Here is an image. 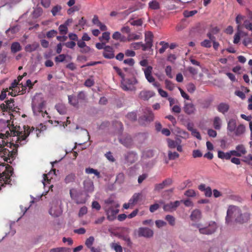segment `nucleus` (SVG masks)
Here are the masks:
<instances>
[{"label": "nucleus", "mask_w": 252, "mask_h": 252, "mask_svg": "<svg viewBox=\"0 0 252 252\" xmlns=\"http://www.w3.org/2000/svg\"><path fill=\"white\" fill-rule=\"evenodd\" d=\"M8 130L6 132L9 133L8 138H7L8 142V145L10 149L12 150L10 151L7 149H3L2 153L4 156V160L10 163L15 158L17 155V148L19 147L18 143L20 141L25 140L28 136L31 131L34 129V127H23V130L22 129L21 131L17 129V128L20 127H7Z\"/></svg>", "instance_id": "1"}, {"label": "nucleus", "mask_w": 252, "mask_h": 252, "mask_svg": "<svg viewBox=\"0 0 252 252\" xmlns=\"http://www.w3.org/2000/svg\"><path fill=\"white\" fill-rule=\"evenodd\" d=\"M104 210L107 215V218L109 220H113L119 213V205L111 198L105 200Z\"/></svg>", "instance_id": "2"}, {"label": "nucleus", "mask_w": 252, "mask_h": 252, "mask_svg": "<svg viewBox=\"0 0 252 252\" xmlns=\"http://www.w3.org/2000/svg\"><path fill=\"white\" fill-rule=\"evenodd\" d=\"M241 210L239 207L235 206H229L227 211V215L225 218L226 222L229 223L232 219H234L235 221L242 220L239 218V216L241 215Z\"/></svg>", "instance_id": "3"}, {"label": "nucleus", "mask_w": 252, "mask_h": 252, "mask_svg": "<svg viewBox=\"0 0 252 252\" xmlns=\"http://www.w3.org/2000/svg\"><path fill=\"white\" fill-rule=\"evenodd\" d=\"M137 83V81L135 78H125L124 77L121 80V88L125 91H134L135 88L133 85Z\"/></svg>", "instance_id": "4"}, {"label": "nucleus", "mask_w": 252, "mask_h": 252, "mask_svg": "<svg viewBox=\"0 0 252 252\" xmlns=\"http://www.w3.org/2000/svg\"><path fill=\"white\" fill-rule=\"evenodd\" d=\"M153 67L151 66H148L144 70V74L147 81L149 83H152L153 85L156 88L160 87V85L158 82L155 81V78L152 75Z\"/></svg>", "instance_id": "5"}, {"label": "nucleus", "mask_w": 252, "mask_h": 252, "mask_svg": "<svg viewBox=\"0 0 252 252\" xmlns=\"http://www.w3.org/2000/svg\"><path fill=\"white\" fill-rule=\"evenodd\" d=\"M9 134V133L6 131L5 133L0 132V156L4 158L5 155H4L2 151L3 149H5L4 148L5 146L9 147L7 139Z\"/></svg>", "instance_id": "6"}, {"label": "nucleus", "mask_w": 252, "mask_h": 252, "mask_svg": "<svg viewBox=\"0 0 252 252\" xmlns=\"http://www.w3.org/2000/svg\"><path fill=\"white\" fill-rule=\"evenodd\" d=\"M217 227V223L214 221H211L207 227L199 228V231L201 234L210 235L214 233Z\"/></svg>", "instance_id": "7"}, {"label": "nucleus", "mask_w": 252, "mask_h": 252, "mask_svg": "<svg viewBox=\"0 0 252 252\" xmlns=\"http://www.w3.org/2000/svg\"><path fill=\"white\" fill-rule=\"evenodd\" d=\"M154 35L151 32L148 31L145 33V44L144 45L146 48V50L149 49L153 46Z\"/></svg>", "instance_id": "8"}, {"label": "nucleus", "mask_w": 252, "mask_h": 252, "mask_svg": "<svg viewBox=\"0 0 252 252\" xmlns=\"http://www.w3.org/2000/svg\"><path fill=\"white\" fill-rule=\"evenodd\" d=\"M137 232L139 237L150 238L152 237L154 234L153 231L147 227H140Z\"/></svg>", "instance_id": "9"}, {"label": "nucleus", "mask_w": 252, "mask_h": 252, "mask_svg": "<svg viewBox=\"0 0 252 252\" xmlns=\"http://www.w3.org/2000/svg\"><path fill=\"white\" fill-rule=\"evenodd\" d=\"M183 110L186 114L191 115L194 114L196 109L195 106L192 102L185 101Z\"/></svg>", "instance_id": "10"}, {"label": "nucleus", "mask_w": 252, "mask_h": 252, "mask_svg": "<svg viewBox=\"0 0 252 252\" xmlns=\"http://www.w3.org/2000/svg\"><path fill=\"white\" fill-rule=\"evenodd\" d=\"M102 55L105 59H113L115 57L114 48L110 46H106L102 53Z\"/></svg>", "instance_id": "11"}, {"label": "nucleus", "mask_w": 252, "mask_h": 252, "mask_svg": "<svg viewBox=\"0 0 252 252\" xmlns=\"http://www.w3.org/2000/svg\"><path fill=\"white\" fill-rule=\"evenodd\" d=\"M119 140L122 144L127 148L131 147L132 144V140L129 135L120 136Z\"/></svg>", "instance_id": "12"}, {"label": "nucleus", "mask_w": 252, "mask_h": 252, "mask_svg": "<svg viewBox=\"0 0 252 252\" xmlns=\"http://www.w3.org/2000/svg\"><path fill=\"white\" fill-rule=\"evenodd\" d=\"M180 202L179 201H175V202H170L169 203L164 205L163 209L166 212H172L175 210L176 208L180 205Z\"/></svg>", "instance_id": "13"}, {"label": "nucleus", "mask_w": 252, "mask_h": 252, "mask_svg": "<svg viewBox=\"0 0 252 252\" xmlns=\"http://www.w3.org/2000/svg\"><path fill=\"white\" fill-rule=\"evenodd\" d=\"M173 183V181L171 178H167L162 183L158 184L155 185V189L159 190L164 189V188L170 186Z\"/></svg>", "instance_id": "14"}, {"label": "nucleus", "mask_w": 252, "mask_h": 252, "mask_svg": "<svg viewBox=\"0 0 252 252\" xmlns=\"http://www.w3.org/2000/svg\"><path fill=\"white\" fill-rule=\"evenodd\" d=\"M155 95V93L152 91L143 90L140 92L139 97L144 100H148Z\"/></svg>", "instance_id": "15"}, {"label": "nucleus", "mask_w": 252, "mask_h": 252, "mask_svg": "<svg viewBox=\"0 0 252 252\" xmlns=\"http://www.w3.org/2000/svg\"><path fill=\"white\" fill-rule=\"evenodd\" d=\"M198 189L201 191L204 192V194L206 197H211L212 195V191L210 187H206V185L203 184H200L198 186Z\"/></svg>", "instance_id": "16"}, {"label": "nucleus", "mask_w": 252, "mask_h": 252, "mask_svg": "<svg viewBox=\"0 0 252 252\" xmlns=\"http://www.w3.org/2000/svg\"><path fill=\"white\" fill-rule=\"evenodd\" d=\"M84 189L88 192H91L94 190V187L93 181L87 180L84 182Z\"/></svg>", "instance_id": "17"}, {"label": "nucleus", "mask_w": 252, "mask_h": 252, "mask_svg": "<svg viewBox=\"0 0 252 252\" xmlns=\"http://www.w3.org/2000/svg\"><path fill=\"white\" fill-rule=\"evenodd\" d=\"M10 177L9 175H0V189L1 187L4 186L5 185L10 184L11 182Z\"/></svg>", "instance_id": "18"}, {"label": "nucleus", "mask_w": 252, "mask_h": 252, "mask_svg": "<svg viewBox=\"0 0 252 252\" xmlns=\"http://www.w3.org/2000/svg\"><path fill=\"white\" fill-rule=\"evenodd\" d=\"M125 159L128 163H133L137 159L136 155L134 152H129L125 156Z\"/></svg>", "instance_id": "19"}, {"label": "nucleus", "mask_w": 252, "mask_h": 252, "mask_svg": "<svg viewBox=\"0 0 252 252\" xmlns=\"http://www.w3.org/2000/svg\"><path fill=\"white\" fill-rule=\"evenodd\" d=\"M62 212L61 209L58 206H52L49 210L50 214L54 217L60 216L62 214Z\"/></svg>", "instance_id": "20"}, {"label": "nucleus", "mask_w": 252, "mask_h": 252, "mask_svg": "<svg viewBox=\"0 0 252 252\" xmlns=\"http://www.w3.org/2000/svg\"><path fill=\"white\" fill-rule=\"evenodd\" d=\"M229 108V106L226 103H220L217 107V110L220 113L224 114L227 112Z\"/></svg>", "instance_id": "21"}, {"label": "nucleus", "mask_w": 252, "mask_h": 252, "mask_svg": "<svg viewBox=\"0 0 252 252\" xmlns=\"http://www.w3.org/2000/svg\"><path fill=\"white\" fill-rule=\"evenodd\" d=\"M190 217L191 220L193 221L198 220L201 217V212L198 209L194 210L192 212Z\"/></svg>", "instance_id": "22"}, {"label": "nucleus", "mask_w": 252, "mask_h": 252, "mask_svg": "<svg viewBox=\"0 0 252 252\" xmlns=\"http://www.w3.org/2000/svg\"><path fill=\"white\" fill-rule=\"evenodd\" d=\"M62 9V6L61 5L57 4L52 7L51 12L53 16H56L58 15H61Z\"/></svg>", "instance_id": "23"}, {"label": "nucleus", "mask_w": 252, "mask_h": 252, "mask_svg": "<svg viewBox=\"0 0 252 252\" xmlns=\"http://www.w3.org/2000/svg\"><path fill=\"white\" fill-rule=\"evenodd\" d=\"M130 47L134 50H138L141 48L143 51H145L147 50L146 48L142 42L132 43L130 44Z\"/></svg>", "instance_id": "24"}, {"label": "nucleus", "mask_w": 252, "mask_h": 252, "mask_svg": "<svg viewBox=\"0 0 252 252\" xmlns=\"http://www.w3.org/2000/svg\"><path fill=\"white\" fill-rule=\"evenodd\" d=\"M229 130L235 131L236 135H240L245 131V127H228Z\"/></svg>", "instance_id": "25"}, {"label": "nucleus", "mask_w": 252, "mask_h": 252, "mask_svg": "<svg viewBox=\"0 0 252 252\" xmlns=\"http://www.w3.org/2000/svg\"><path fill=\"white\" fill-rule=\"evenodd\" d=\"M22 50V47L18 42H13L11 45V52L16 53Z\"/></svg>", "instance_id": "26"}, {"label": "nucleus", "mask_w": 252, "mask_h": 252, "mask_svg": "<svg viewBox=\"0 0 252 252\" xmlns=\"http://www.w3.org/2000/svg\"><path fill=\"white\" fill-rule=\"evenodd\" d=\"M142 197V194L141 193H134L132 197L129 199L130 203L134 205L137 203L139 199Z\"/></svg>", "instance_id": "27"}, {"label": "nucleus", "mask_w": 252, "mask_h": 252, "mask_svg": "<svg viewBox=\"0 0 252 252\" xmlns=\"http://www.w3.org/2000/svg\"><path fill=\"white\" fill-rule=\"evenodd\" d=\"M55 108L57 111L60 114H64L66 112L67 109L64 104L63 103H58L55 106Z\"/></svg>", "instance_id": "28"}, {"label": "nucleus", "mask_w": 252, "mask_h": 252, "mask_svg": "<svg viewBox=\"0 0 252 252\" xmlns=\"http://www.w3.org/2000/svg\"><path fill=\"white\" fill-rule=\"evenodd\" d=\"M218 157L220 159L228 160L231 158V154H229V152L224 153L222 151H219Z\"/></svg>", "instance_id": "29"}, {"label": "nucleus", "mask_w": 252, "mask_h": 252, "mask_svg": "<svg viewBox=\"0 0 252 252\" xmlns=\"http://www.w3.org/2000/svg\"><path fill=\"white\" fill-rule=\"evenodd\" d=\"M180 140H181L179 138L177 139L176 140H173L169 138H167V142L168 147L170 149L175 148L178 142H180Z\"/></svg>", "instance_id": "30"}, {"label": "nucleus", "mask_w": 252, "mask_h": 252, "mask_svg": "<svg viewBox=\"0 0 252 252\" xmlns=\"http://www.w3.org/2000/svg\"><path fill=\"white\" fill-rule=\"evenodd\" d=\"M149 7L152 10H158L160 8V4L157 0H152L149 3Z\"/></svg>", "instance_id": "31"}, {"label": "nucleus", "mask_w": 252, "mask_h": 252, "mask_svg": "<svg viewBox=\"0 0 252 252\" xmlns=\"http://www.w3.org/2000/svg\"><path fill=\"white\" fill-rule=\"evenodd\" d=\"M39 47V45L37 43H33L32 44H28L25 47V50L27 52H32L36 50Z\"/></svg>", "instance_id": "32"}, {"label": "nucleus", "mask_w": 252, "mask_h": 252, "mask_svg": "<svg viewBox=\"0 0 252 252\" xmlns=\"http://www.w3.org/2000/svg\"><path fill=\"white\" fill-rule=\"evenodd\" d=\"M239 218L240 220H242L241 221H236V222H239V223H244L245 222H247L250 219V214L248 213H245L244 214L241 213V215L239 216Z\"/></svg>", "instance_id": "33"}, {"label": "nucleus", "mask_w": 252, "mask_h": 252, "mask_svg": "<svg viewBox=\"0 0 252 252\" xmlns=\"http://www.w3.org/2000/svg\"><path fill=\"white\" fill-rule=\"evenodd\" d=\"M5 102L7 104L8 111L13 112L15 111V108L14 107V100L13 98H10L9 100H6Z\"/></svg>", "instance_id": "34"}, {"label": "nucleus", "mask_w": 252, "mask_h": 252, "mask_svg": "<svg viewBox=\"0 0 252 252\" xmlns=\"http://www.w3.org/2000/svg\"><path fill=\"white\" fill-rule=\"evenodd\" d=\"M125 179V176L123 173H119L117 176L116 178L115 183L122 184H123Z\"/></svg>", "instance_id": "35"}, {"label": "nucleus", "mask_w": 252, "mask_h": 252, "mask_svg": "<svg viewBox=\"0 0 252 252\" xmlns=\"http://www.w3.org/2000/svg\"><path fill=\"white\" fill-rule=\"evenodd\" d=\"M85 172L87 174H94L98 178L100 177V173L96 169L89 167L85 169Z\"/></svg>", "instance_id": "36"}, {"label": "nucleus", "mask_w": 252, "mask_h": 252, "mask_svg": "<svg viewBox=\"0 0 252 252\" xmlns=\"http://www.w3.org/2000/svg\"><path fill=\"white\" fill-rule=\"evenodd\" d=\"M68 99L69 103L74 106H77L78 104V99L73 95H68Z\"/></svg>", "instance_id": "37"}, {"label": "nucleus", "mask_w": 252, "mask_h": 252, "mask_svg": "<svg viewBox=\"0 0 252 252\" xmlns=\"http://www.w3.org/2000/svg\"><path fill=\"white\" fill-rule=\"evenodd\" d=\"M128 23L132 26H141L143 24V22L142 19L136 20H133L132 19H131L128 21Z\"/></svg>", "instance_id": "38"}, {"label": "nucleus", "mask_w": 252, "mask_h": 252, "mask_svg": "<svg viewBox=\"0 0 252 252\" xmlns=\"http://www.w3.org/2000/svg\"><path fill=\"white\" fill-rule=\"evenodd\" d=\"M75 175L74 173H70L67 175L64 179V181L65 183L68 184L71 182H73L75 181Z\"/></svg>", "instance_id": "39"}, {"label": "nucleus", "mask_w": 252, "mask_h": 252, "mask_svg": "<svg viewBox=\"0 0 252 252\" xmlns=\"http://www.w3.org/2000/svg\"><path fill=\"white\" fill-rule=\"evenodd\" d=\"M141 37V35L136 34L135 33H130L127 36V40L128 41L131 40H135L139 39Z\"/></svg>", "instance_id": "40"}, {"label": "nucleus", "mask_w": 252, "mask_h": 252, "mask_svg": "<svg viewBox=\"0 0 252 252\" xmlns=\"http://www.w3.org/2000/svg\"><path fill=\"white\" fill-rule=\"evenodd\" d=\"M33 85L34 84L32 83L31 80H28L26 82V85L25 86L23 85V87H22V90L21 94H23L26 92V89L27 87H28L29 89H32L33 88Z\"/></svg>", "instance_id": "41"}, {"label": "nucleus", "mask_w": 252, "mask_h": 252, "mask_svg": "<svg viewBox=\"0 0 252 252\" xmlns=\"http://www.w3.org/2000/svg\"><path fill=\"white\" fill-rule=\"evenodd\" d=\"M159 44L162 46V47L159 49V53L160 54L163 53L165 50L169 47V44L164 41H160Z\"/></svg>", "instance_id": "42"}, {"label": "nucleus", "mask_w": 252, "mask_h": 252, "mask_svg": "<svg viewBox=\"0 0 252 252\" xmlns=\"http://www.w3.org/2000/svg\"><path fill=\"white\" fill-rule=\"evenodd\" d=\"M59 30L60 34L65 35L67 33L68 28L66 25L64 24L61 25L59 27Z\"/></svg>", "instance_id": "43"}, {"label": "nucleus", "mask_w": 252, "mask_h": 252, "mask_svg": "<svg viewBox=\"0 0 252 252\" xmlns=\"http://www.w3.org/2000/svg\"><path fill=\"white\" fill-rule=\"evenodd\" d=\"M165 220L168 222L169 224L171 226H174L175 224V218L170 215H166L165 217Z\"/></svg>", "instance_id": "44"}, {"label": "nucleus", "mask_w": 252, "mask_h": 252, "mask_svg": "<svg viewBox=\"0 0 252 252\" xmlns=\"http://www.w3.org/2000/svg\"><path fill=\"white\" fill-rule=\"evenodd\" d=\"M94 241V238L93 236L89 237L85 242V245L88 248H91Z\"/></svg>", "instance_id": "45"}, {"label": "nucleus", "mask_w": 252, "mask_h": 252, "mask_svg": "<svg viewBox=\"0 0 252 252\" xmlns=\"http://www.w3.org/2000/svg\"><path fill=\"white\" fill-rule=\"evenodd\" d=\"M168 158L170 160H174L179 158V155L177 152H172L170 151L168 153Z\"/></svg>", "instance_id": "46"}, {"label": "nucleus", "mask_w": 252, "mask_h": 252, "mask_svg": "<svg viewBox=\"0 0 252 252\" xmlns=\"http://www.w3.org/2000/svg\"><path fill=\"white\" fill-rule=\"evenodd\" d=\"M188 129L192 131V134L198 139H201V137L199 132L197 131L193 128V127H188Z\"/></svg>", "instance_id": "47"}, {"label": "nucleus", "mask_w": 252, "mask_h": 252, "mask_svg": "<svg viewBox=\"0 0 252 252\" xmlns=\"http://www.w3.org/2000/svg\"><path fill=\"white\" fill-rule=\"evenodd\" d=\"M236 150L239 152V153L240 154L241 156L245 154L247 152L245 147L242 144L237 146L236 147Z\"/></svg>", "instance_id": "48"}, {"label": "nucleus", "mask_w": 252, "mask_h": 252, "mask_svg": "<svg viewBox=\"0 0 252 252\" xmlns=\"http://www.w3.org/2000/svg\"><path fill=\"white\" fill-rule=\"evenodd\" d=\"M212 41L209 39H205L200 43L201 46L205 48H210L212 46Z\"/></svg>", "instance_id": "49"}, {"label": "nucleus", "mask_w": 252, "mask_h": 252, "mask_svg": "<svg viewBox=\"0 0 252 252\" xmlns=\"http://www.w3.org/2000/svg\"><path fill=\"white\" fill-rule=\"evenodd\" d=\"M126 117L128 120L133 121L137 119V115L135 112H131L127 114Z\"/></svg>", "instance_id": "50"}, {"label": "nucleus", "mask_w": 252, "mask_h": 252, "mask_svg": "<svg viewBox=\"0 0 252 252\" xmlns=\"http://www.w3.org/2000/svg\"><path fill=\"white\" fill-rule=\"evenodd\" d=\"M197 13V11L196 10H191V11H185L184 12V15L185 17H189L193 16L195 14Z\"/></svg>", "instance_id": "51"}, {"label": "nucleus", "mask_w": 252, "mask_h": 252, "mask_svg": "<svg viewBox=\"0 0 252 252\" xmlns=\"http://www.w3.org/2000/svg\"><path fill=\"white\" fill-rule=\"evenodd\" d=\"M154 155V151L151 150L144 152L143 154V156L145 158H151L153 157Z\"/></svg>", "instance_id": "52"}, {"label": "nucleus", "mask_w": 252, "mask_h": 252, "mask_svg": "<svg viewBox=\"0 0 252 252\" xmlns=\"http://www.w3.org/2000/svg\"><path fill=\"white\" fill-rule=\"evenodd\" d=\"M166 88L170 91H172L174 89V85L171 81L168 80H165Z\"/></svg>", "instance_id": "53"}, {"label": "nucleus", "mask_w": 252, "mask_h": 252, "mask_svg": "<svg viewBox=\"0 0 252 252\" xmlns=\"http://www.w3.org/2000/svg\"><path fill=\"white\" fill-rule=\"evenodd\" d=\"M66 58V55L64 54H60L55 58L56 63H61L64 61Z\"/></svg>", "instance_id": "54"}, {"label": "nucleus", "mask_w": 252, "mask_h": 252, "mask_svg": "<svg viewBox=\"0 0 252 252\" xmlns=\"http://www.w3.org/2000/svg\"><path fill=\"white\" fill-rule=\"evenodd\" d=\"M110 33L109 32H104L102 33V36L100 37L99 39L101 41L103 40H105L107 41H108L110 39Z\"/></svg>", "instance_id": "55"}, {"label": "nucleus", "mask_w": 252, "mask_h": 252, "mask_svg": "<svg viewBox=\"0 0 252 252\" xmlns=\"http://www.w3.org/2000/svg\"><path fill=\"white\" fill-rule=\"evenodd\" d=\"M240 34L241 32L239 29H238L237 32L235 33L234 37L233 43L234 44H237L239 42L240 40Z\"/></svg>", "instance_id": "56"}, {"label": "nucleus", "mask_w": 252, "mask_h": 252, "mask_svg": "<svg viewBox=\"0 0 252 252\" xmlns=\"http://www.w3.org/2000/svg\"><path fill=\"white\" fill-rule=\"evenodd\" d=\"M148 114L145 116L146 120L147 121H153L154 118L153 113L150 110H148Z\"/></svg>", "instance_id": "57"}, {"label": "nucleus", "mask_w": 252, "mask_h": 252, "mask_svg": "<svg viewBox=\"0 0 252 252\" xmlns=\"http://www.w3.org/2000/svg\"><path fill=\"white\" fill-rule=\"evenodd\" d=\"M58 32L57 31L52 30L48 31L46 33V36L48 38H52L57 34Z\"/></svg>", "instance_id": "58"}, {"label": "nucleus", "mask_w": 252, "mask_h": 252, "mask_svg": "<svg viewBox=\"0 0 252 252\" xmlns=\"http://www.w3.org/2000/svg\"><path fill=\"white\" fill-rule=\"evenodd\" d=\"M80 6L75 5V6H73L72 7L69 8L67 10V14L69 15L71 14L75 11H79L80 10Z\"/></svg>", "instance_id": "59"}, {"label": "nucleus", "mask_w": 252, "mask_h": 252, "mask_svg": "<svg viewBox=\"0 0 252 252\" xmlns=\"http://www.w3.org/2000/svg\"><path fill=\"white\" fill-rule=\"evenodd\" d=\"M244 161L247 164L252 166V155L249 154L245 157Z\"/></svg>", "instance_id": "60"}, {"label": "nucleus", "mask_w": 252, "mask_h": 252, "mask_svg": "<svg viewBox=\"0 0 252 252\" xmlns=\"http://www.w3.org/2000/svg\"><path fill=\"white\" fill-rule=\"evenodd\" d=\"M187 88L188 91L190 93H193L196 89L195 85L191 83H190L187 85Z\"/></svg>", "instance_id": "61"}, {"label": "nucleus", "mask_w": 252, "mask_h": 252, "mask_svg": "<svg viewBox=\"0 0 252 252\" xmlns=\"http://www.w3.org/2000/svg\"><path fill=\"white\" fill-rule=\"evenodd\" d=\"M166 75L170 78H172L173 76L172 75V68L170 65H168L166 67L165 69Z\"/></svg>", "instance_id": "62"}, {"label": "nucleus", "mask_w": 252, "mask_h": 252, "mask_svg": "<svg viewBox=\"0 0 252 252\" xmlns=\"http://www.w3.org/2000/svg\"><path fill=\"white\" fill-rule=\"evenodd\" d=\"M243 26L247 30L252 31V24L249 20H245L244 22Z\"/></svg>", "instance_id": "63"}, {"label": "nucleus", "mask_w": 252, "mask_h": 252, "mask_svg": "<svg viewBox=\"0 0 252 252\" xmlns=\"http://www.w3.org/2000/svg\"><path fill=\"white\" fill-rule=\"evenodd\" d=\"M94 80L89 78V79H87L85 81V82L84 83V85L88 87H91L94 86Z\"/></svg>", "instance_id": "64"}]
</instances>
